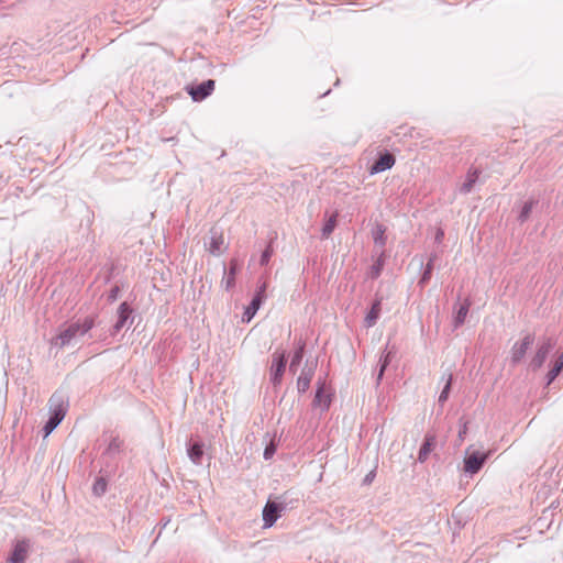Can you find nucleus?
<instances>
[{
    "label": "nucleus",
    "mask_w": 563,
    "mask_h": 563,
    "mask_svg": "<svg viewBox=\"0 0 563 563\" xmlns=\"http://www.w3.org/2000/svg\"><path fill=\"white\" fill-rule=\"evenodd\" d=\"M533 342L534 336L532 334H526L521 340L515 342L510 350L511 362L515 364L521 362Z\"/></svg>",
    "instance_id": "20e7f679"
},
{
    "label": "nucleus",
    "mask_w": 563,
    "mask_h": 563,
    "mask_svg": "<svg viewBox=\"0 0 563 563\" xmlns=\"http://www.w3.org/2000/svg\"><path fill=\"white\" fill-rule=\"evenodd\" d=\"M118 314H119V319L115 324L117 330L121 329L124 325L125 321L128 320V318L131 314V309L126 302H122L120 305Z\"/></svg>",
    "instance_id": "6ab92c4d"
},
{
    "label": "nucleus",
    "mask_w": 563,
    "mask_h": 563,
    "mask_svg": "<svg viewBox=\"0 0 563 563\" xmlns=\"http://www.w3.org/2000/svg\"><path fill=\"white\" fill-rule=\"evenodd\" d=\"M266 283H264L260 288L258 290L256 291V295L255 296H261V301H263V299L265 298V290H266Z\"/></svg>",
    "instance_id": "c756f323"
},
{
    "label": "nucleus",
    "mask_w": 563,
    "mask_h": 563,
    "mask_svg": "<svg viewBox=\"0 0 563 563\" xmlns=\"http://www.w3.org/2000/svg\"><path fill=\"white\" fill-rule=\"evenodd\" d=\"M554 342L552 339H545L540 343L538 346L534 355L532 356L530 361V366L533 371H537L542 367L543 363L545 362L550 351L553 349Z\"/></svg>",
    "instance_id": "39448f33"
},
{
    "label": "nucleus",
    "mask_w": 563,
    "mask_h": 563,
    "mask_svg": "<svg viewBox=\"0 0 563 563\" xmlns=\"http://www.w3.org/2000/svg\"><path fill=\"white\" fill-rule=\"evenodd\" d=\"M214 89V80L209 79L197 87H191L188 92L195 101H201L208 97Z\"/></svg>",
    "instance_id": "6e6552de"
},
{
    "label": "nucleus",
    "mask_w": 563,
    "mask_h": 563,
    "mask_svg": "<svg viewBox=\"0 0 563 563\" xmlns=\"http://www.w3.org/2000/svg\"><path fill=\"white\" fill-rule=\"evenodd\" d=\"M466 433V426H464L463 430L460 431V438L463 439L464 434Z\"/></svg>",
    "instance_id": "2f4dec72"
},
{
    "label": "nucleus",
    "mask_w": 563,
    "mask_h": 563,
    "mask_svg": "<svg viewBox=\"0 0 563 563\" xmlns=\"http://www.w3.org/2000/svg\"><path fill=\"white\" fill-rule=\"evenodd\" d=\"M470 306H471V302L467 299L460 306V308L456 312L455 319H454L455 327H460L461 324L464 323L465 318L470 310Z\"/></svg>",
    "instance_id": "412c9836"
},
{
    "label": "nucleus",
    "mask_w": 563,
    "mask_h": 563,
    "mask_svg": "<svg viewBox=\"0 0 563 563\" xmlns=\"http://www.w3.org/2000/svg\"><path fill=\"white\" fill-rule=\"evenodd\" d=\"M261 303V296H254L252 302L250 303V306L246 307L244 311L243 321L250 322L257 312V310L260 309Z\"/></svg>",
    "instance_id": "2eb2a0df"
},
{
    "label": "nucleus",
    "mask_w": 563,
    "mask_h": 563,
    "mask_svg": "<svg viewBox=\"0 0 563 563\" xmlns=\"http://www.w3.org/2000/svg\"><path fill=\"white\" fill-rule=\"evenodd\" d=\"M386 367V362L383 364L382 368H380V373H379V376L383 374L384 369Z\"/></svg>",
    "instance_id": "473e14b6"
},
{
    "label": "nucleus",
    "mask_w": 563,
    "mask_h": 563,
    "mask_svg": "<svg viewBox=\"0 0 563 563\" xmlns=\"http://www.w3.org/2000/svg\"><path fill=\"white\" fill-rule=\"evenodd\" d=\"M272 253H273L272 249H271V247H267V249L264 251V253L262 254L261 263H262V264H266V263H268V261H269V258H271V256H272Z\"/></svg>",
    "instance_id": "cd10ccee"
},
{
    "label": "nucleus",
    "mask_w": 563,
    "mask_h": 563,
    "mask_svg": "<svg viewBox=\"0 0 563 563\" xmlns=\"http://www.w3.org/2000/svg\"><path fill=\"white\" fill-rule=\"evenodd\" d=\"M312 379L311 369L302 371L297 379V388L299 393H306L310 386Z\"/></svg>",
    "instance_id": "dca6fc26"
},
{
    "label": "nucleus",
    "mask_w": 563,
    "mask_h": 563,
    "mask_svg": "<svg viewBox=\"0 0 563 563\" xmlns=\"http://www.w3.org/2000/svg\"><path fill=\"white\" fill-rule=\"evenodd\" d=\"M273 452H274L273 448H266V450L264 452L265 459H269L272 456Z\"/></svg>",
    "instance_id": "7c9ffc66"
},
{
    "label": "nucleus",
    "mask_w": 563,
    "mask_h": 563,
    "mask_svg": "<svg viewBox=\"0 0 563 563\" xmlns=\"http://www.w3.org/2000/svg\"><path fill=\"white\" fill-rule=\"evenodd\" d=\"M202 454V446L198 443H195L189 450V456L195 463H198L200 461Z\"/></svg>",
    "instance_id": "b1692460"
},
{
    "label": "nucleus",
    "mask_w": 563,
    "mask_h": 563,
    "mask_svg": "<svg viewBox=\"0 0 563 563\" xmlns=\"http://www.w3.org/2000/svg\"><path fill=\"white\" fill-rule=\"evenodd\" d=\"M49 411L51 416L59 418L63 420L67 412L68 401L62 394H53L49 398Z\"/></svg>",
    "instance_id": "0eeeda50"
},
{
    "label": "nucleus",
    "mask_w": 563,
    "mask_h": 563,
    "mask_svg": "<svg viewBox=\"0 0 563 563\" xmlns=\"http://www.w3.org/2000/svg\"><path fill=\"white\" fill-rule=\"evenodd\" d=\"M532 209V202L525 203L521 213H520V220L526 221L531 212Z\"/></svg>",
    "instance_id": "bb28decb"
},
{
    "label": "nucleus",
    "mask_w": 563,
    "mask_h": 563,
    "mask_svg": "<svg viewBox=\"0 0 563 563\" xmlns=\"http://www.w3.org/2000/svg\"><path fill=\"white\" fill-rule=\"evenodd\" d=\"M31 551V542L26 539L16 540L7 559V563H25Z\"/></svg>",
    "instance_id": "7ed1b4c3"
},
{
    "label": "nucleus",
    "mask_w": 563,
    "mask_h": 563,
    "mask_svg": "<svg viewBox=\"0 0 563 563\" xmlns=\"http://www.w3.org/2000/svg\"><path fill=\"white\" fill-rule=\"evenodd\" d=\"M478 177H479V170L476 168H471L466 174V178L461 187V191L470 192L472 190L474 184L477 181Z\"/></svg>",
    "instance_id": "4468645a"
},
{
    "label": "nucleus",
    "mask_w": 563,
    "mask_h": 563,
    "mask_svg": "<svg viewBox=\"0 0 563 563\" xmlns=\"http://www.w3.org/2000/svg\"><path fill=\"white\" fill-rule=\"evenodd\" d=\"M107 490V482L104 478L100 477V478H97L93 486H92V492L95 495L97 496H101L102 494H104Z\"/></svg>",
    "instance_id": "5701e85b"
},
{
    "label": "nucleus",
    "mask_w": 563,
    "mask_h": 563,
    "mask_svg": "<svg viewBox=\"0 0 563 563\" xmlns=\"http://www.w3.org/2000/svg\"><path fill=\"white\" fill-rule=\"evenodd\" d=\"M62 422V420H59V418H56L54 416H51V418L48 419V421L46 422V424L44 426L43 430H44V437H48L51 434V432Z\"/></svg>",
    "instance_id": "4be33fe9"
},
{
    "label": "nucleus",
    "mask_w": 563,
    "mask_h": 563,
    "mask_svg": "<svg viewBox=\"0 0 563 563\" xmlns=\"http://www.w3.org/2000/svg\"><path fill=\"white\" fill-rule=\"evenodd\" d=\"M330 404H331L330 395L324 390L323 385L319 386V388L317 389L314 399H313V405L316 407H321L322 409H328Z\"/></svg>",
    "instance_id": "f8f14e48"
},
{
    "label": "nucleus",
    "mask_w": 563,
    "mask_h": 563,
    "mask_svg": "<svg viewBox=\"0 0 563 563\" xmlns=\"http://www.w3.org/2000/svg\"><path fill=\"white\" fill-rule=\"evenodd\" d=\"M451 384H452V375L449 374L448 375V379H446V384L442 390V393L440 394V397H439V401L440 402H444L446 401L448 397H449V393H450V389H451Z\"/></svg>",
    "instance_id": "393cba45"
},
{
    "label": "nucleus",
    "mask_w": 563,
    "mask_h": 563,
    "mask_svg": "<svg viewBox=\"0 0 563 563\" xmlns=\"http://www.w3.org/2000/svg\"><path fill=\"white\" fill-rule=\"evenodd\" d=\"M563 368V352L558 356L553 367L548 373V383L551 384L561 373Z\"/></svg>",
    "instance_id": "aec40b11"
},
{
    "label": "nucleus",
    "mask_w": 563,
    "mask_h": 563,
    "mask_svg": "<svg viewBox=\"0 0 563 563\" xmlns=\"http://www.w3.org/2000/svg\"><path fill=\"white\" fill-rule=\"evenodd\" d=\"M335 217H331L322 229L323 235L329 236L335 228Z\"/></svg>",
    "instance_id": "a878e982"
},
{
    "label": "nucleus",
    "mask_w": 563,
    "mask_h": 563,
    "mask_svg": "<svg viewBox=\"0 0 563 563\" xmlns=\"http://www.w3.org/2000/svg\"><path fill=\"white\" fill-rule=\"evenodd\" d=\"M434 446H435V437L427 435L423 444L421 445V448L419 450L418 460L421 463H423L428 459L430 452L434 449Z\"/></svg>",
    "instance_id": "9b49d317"
},
{
    "label": "nucleus",
    "mask_w": 563,
    "mask_h": 563,
    "mask_svg": "<svg viewBox=\"0 0 563 563\" xmlns=\"http://www.w3.org/2000/svg\"><path fill=\"white\" fill-rule=\"evenodd\" d=\"M95 322L91 317L71 322L60 329L59 333L52 339V345L64 347L77 335H84L92 329Z\"/></svg>",
    "instance_id": "f257e3e1"
},
{
    "label": "nucleus",
    "mask_w": 563,
    "mask_h": 563,
    "mask_svg": "<svg viewBox=\"0 0 563 563\" xmlns=\"http://www.w3.org/2000/svg\"><path fill=\"white\" fill-rule=\"evenodd\" d=\"M382 299H376L373 303L369 312L365 317V325L367 328H371L375 325L377 319L379 318L380 311H382Z\"/></svg>",
    "instance_id": "ddd939ff"
},
{
    "label": "nucleus",
    "mask_w": 563,
    "mask_h": 563,
    "mask_svg": "<svg viewBox=\"0 0 563 563\" xmlns=\"http://www.w3.org/2000/svg\"><path fill=\"white\" fill-rule=\"evenodd\" d=\"M301 358H302V351L300 350V351L296 352V354L294 355L292 361L290 363V368H292L295 365L299 364Z\"/></svg>",
    "instance_id": "c85d7f7f"
},
{
    "label": "nucleus",
    "mask_w": 563,
    "mask_h": 563,
    "mask_svg": "<svg viewBox=\"0 0 563 563\" xmlns=\"http://www.w3.org/2000/svg\"><path fill=\"white\" fill-rule=\"evenodd\" d=\"M224 244V238L222 233H213L210 241L209 251L211 254L217 255L221 252Z\"/></svg>",
    "instance_id": "a211bd4d"
},
{
    "label": "nucleus",
    "mask_w": 563,
    "mask_h": 563,
    "mask_svg": "<svg viewBox=\"0 0 563 563\" xmlns=\"http://www.w3.org/2000/svg\"><path fill=\"white\" fill-rule=\"evenodd\" d=\"M488 456L489 453L467 452V455L464 459V471L470 474L477 473L482 468Z\"/></svg>",
    "instance_id": "423d86ee"
},
{
    "label": "nucleus",
    "mask_w": 563,
    "mask_h": 563,
    "mask_svg": "<svg viewBox=\"0 0 563 563\" xmlns=\"http://www.w3.org/2000/svg\"><path fill=\"white\" fill-rule=\"evenodd\" d=\"M280 510L282 507L274 501H267L263 509L264 526L272 527L277 520Z\"/></svg>",
    "instance_id": "9d476101"
},
{
    "label": "nucleus",
    "mask_w": 563,
    "mask_h": 563,
    "mask_svg": "<svg viewBox=\"0 0 563 563\" xmlns=\"http://www.w3.org/2000/svg\"><path fill=\"white\" fill-rule=\"evenodd\" d=\"M286 368L285 352L275 351L272 355V365L269 368L271 379L275 386L282 383L283 375Z\"/></svg>",
    "instance_id": "f03ea898"
},
{
    "label": "nucleus",
    "mask_w": 563,
    "mask_h": 563,
    "mask_svg": "<svg viewBox=\"0 0 563 563\" xmlns=\"http://www.w3.org/2000/svg\"><path fill=\"white\" fill-rule=\"evenodd\" d=\"M395 157L390 153H384L371 166L369 173L377 174L390 169L395 165Z\"/></svg>",
    "instance_id": "1a4fd4ad"
},
{
    "label": "nucleus",
    "mask_w": 563,
    "mask_h": 563,
    "mask_svg": "<svg viewBox=\"0 0 563 563\" xmlns=\"http://www.w3.org/2000/svg\"><path fill=\"white\" fill-rule=\"evenodd\" d=\"M239 269V263L236 260H231L229 275L224 280L225 289L229 290L235 286V276Z\"/></svg>",
    "instance_id": "f3484780"
},
{
    "label": "nucleus",
    "mask_w": 563,
    "mask_h": 563,
    "mask_svg": "<svg viewBox=\"0 0 563 563\" xmlns=\"http://www.w3.org/2000/svg\"><path fill=\"white\" fill-rule=\"evenodd\" d=\"M69 563H82L80 560H73L71 562Z\"/></svg>",
    "instance_id": "72a5a7b5"
}]
</instances>
